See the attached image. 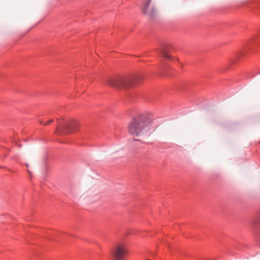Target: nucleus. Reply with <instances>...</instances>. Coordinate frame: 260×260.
Segmentation results:
<instances>
[{
  "label": "nucleus",
  "mask_w": 260,
  "mask_h": 260,
  "mask_svg": "<svg viewBox=\"0 0 260 260\" xmlns=\"http://www.w3.org/2000/svg\"><path fill=\"white\" fill-rule=\"evenodd\" d=\"M152 123L146 113L139 114L135 116L131 121V136L134 140H138L135 137H140L148 132Z\"/></svg>",
  "instance_id": "f257e3e1"
},
{
  "label": "nucleus",
  "mask_w": 260,
  "mask_h": 260,
  "mask_svg": "<svg viewBox=\"0 0 260 260\" xmlns=\"http://www.w3.org/2000/svg\"><path fill=\"white\" fill-rule=\"evenodd\" d=\"M35 253H38V251H35Z\"/></svg>",
  "instance_id": "dca6fc26"
},
{
  "label": "nucleus",
  "mask_w": 260,
  "mask_h": 260,
  "mask_svg": "<svg viewBox=\"0 0 260 260\" xmlns=\"http://www.w3.org/2000/svg\"><path fill=\"white\" fill-rule=\"evenodd\" d=\"M2 150L5 151V152L3 154V157H6L7 155V153H5V151L6 152H8L9 151V150L8 148H3Z\"/></svg>",
  "instance_id": "9b49d317"
},
{
  "label": "nucleus",
  "mask_w": 260,
  "mask_h": 260,
  "mask_svg": "<svg viewBox=\"0 0 260 260\" xmlns=\"http://www.w3.org/2000/svg\"><path fill=\"white\" fill-rule=\"evenodd\" d=\"M25 165L27 167H28V164H25Z\"/></svg>",
  "instance_id": "2eb2a0df"
},
{
  "label": "nucleus",
  "mask_w": 260,
  "mask_h": 260,
  "mask_svg": "<svg viewBox=\"0 0 260 260\" xmlns=\"http://www.w3.org/2000/svg\"><path fill=\"white\" fill-rule=\"evenodd\" d=\"M59 235H62V236H64V235H67V234H59Z\"/></svg>",
  "instance_id": "4468645a"
},
{
  "label": "nucleus",
  "mask_w": 260,
  "mask_h": 260,
  "mask_svg": "<svg viewBox=\"0 0 260 260\" xmlns=\"http://www.w3.org/2000/svg\"><path fill=\"white\" fill-rule=\"evenodd\" d=\"M151 1L152 0H146L144 2L141 8L143 14L149 19H154L158 13L156 6Z\"/></svg>",
  "instance_id": "39448f33"
},
{
  "label": "nucleus",
  "mask_w": 260,
  "mask_h": 260,
  "mask_svg": "<svg viewBox=\"0 0 260 260\" xmlns=\"http://www.w3.org/2000/svg\"><path fill=\"white\" fill-rule=\"evenodd\" d=\"M127 254L125 244L123 242L116 243L110 250L112 259L110 260H124Z\"/></svg>",
  "instance_id": "20e7f679"
},
{
  "label": "nucleus",
  "mask_w": 260,
  "mask_h": 260,
  "mask_svg": "<svg viewBox=\"0 0 260 260\" xmlns=\"http://www.w3.org/2000/svg\"><path fill=\"white\" fill-rule=\"evenodd\" d=\"M159 55L169 59H172V57L168 54V50L166 47H162L159 50Z\"/></svg>",
  "instance_id": "0eeeda50"
},
{
  "label": "nucleus",
  "mask_w": 260,
  "mask_h": 260,
  "mask_svg": "<svg viewBox=\"0 0 260 260\" xmlns=\"http://www.w3.org/2000/svg\"><path fill=\"white\" fill-rule=\"evenodd\" d=\"M27 171L29 175H31V172L29 170H27Z\"/></svg>",
  "instance_id": "ddd939ff"
},
{
  "label": "nucleus",
  "mask_w": 260,
  "mask_h": 260,
  "mask_svg": "<svg viewBox=\"0 0 260 260\" xmlns=\"http://www.w3.org/2000/svg\"><path fill=\"white\" fill-rule=\"evenodd\" d=\"M57 141L61 143H67L70 141H73V138L69 137L68 138H62L61 139H59L57 140Z\"/></svg>",
  "instance_id": "1a4fd4ad"
},
{
  "label": "nucleus",
  "mask_w": 260,
  "mask_h": 260,
  "mask_svg": "<svg viewBox=\"0 0 260 260\" xmlns=\"http://www.w3.org/2000/svg\"><path fill=\"white\" fill-rule=\"evenodd\" d=\"M108 83L110 86L123 90L128 95L130 84L129 79L126 77L117 75L114 77H110L108 79Z\"/></svg>",
  "instance_id": "7ed1b4c3"
},
{
  "label": "nucleus",
  "mask_w": 260,
  "mask_h": 260,
  "mask_svg": "<svg viewBox=\"0 0 260 260\" xmlns=\"http://www.w3.org/2000/svg\"><path fill=\"white\" fill-rule=\"evenodd\" d=\"M143 77L141 75H136L131 79V87H136L142 82Z\"/></svg>",
  "instance_id": "423d86ee"
},
{
  "label": "nucleus",
  "mask_w": 260,
  "mask_h": 260,
  "mask_svg": "<svg viewBox=\"0 0 260 260\" xmlns=\"http://www.w3.org/2000/svg\"><path fill=\"white\" fill-rule=\"evenodd\" d=\"M55 132L58 136L67 137L69 135L79 132L76 135V138L79 139H84L87 137L86 134L80 130L79 123L74 120L70 121L63 120L58 123V126L56 128Z\"/></svg>",
  "instance_id": "f03ea898"
},
{
  "label": "nucleus",
  "mask_w": 260,
  "mask_h": 260,
  "mask_svg": "<svg viewBox=\"0 0 260 260\" xmlns=\"http://www.w3.org/2000/svg\"><path fill=\"white\" fill-rule=\"evenodd\" d=\"M53 121V120L52 118H48L47 120L44 118V120H40V122L41 124L46 125L51 123Z\"/></svg>",
  "instance_id": "6e6552de"
},
{
  "label": "nucleus",
  "mask_w": 260,
  "mask_h": 260,
  "mask_svg": "<svg viewBox=\"0 0 260 260\" xmlns=\"http://www.w3.org/2000/svg\"><path fill=\"white\" fill-rule=\"evenodd\" d=\"M18 141L19 139L17 138L16 137H13L11 138V141L14 144L17 145L19 147H21V145H18Z\"/></svg>",
  "instance_id": "9d476101"
},
{
  "label": "nucleus",
  "mask_w": 260,
  "mask_h": 260,
  "mask_svg": "<svg viewBox=\"0 0 260 260\" xmlns=\"http://www.w3.org/2000/svg\"><path fill=\"white\" fill-rule=\"evenodd\" d=\"M44 166L45 169H47L48 166H47V158H45V160H44Z\"/></svg>",
  "instance_id": "f8f14e48"
}]
</instances>
